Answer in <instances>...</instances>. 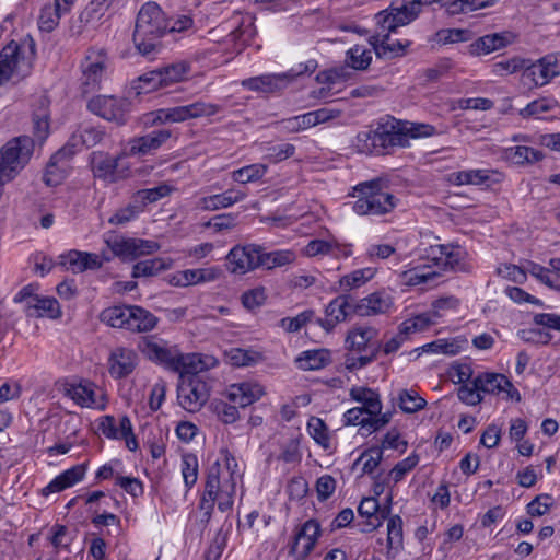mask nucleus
Here are the masks:
<instances>
[{
	"label": "nucleus",
	"instance_id": "40",
	"mask_svg": "<svg viewBox=\"0 0 560 560\" xmlns=\"http://www.w3.org/2000/svg\"><path fill=\"white\" fill-rule=\"evenodd\" d=\"M522 80L524 84H527L530 89L544 86L549 83L540 59L537 61L527 59V65L525 66L524 72L522 73Z\"/></svg>",
	"mask_w": 560,
	"mask_h": 560
},
{
	"label": "nucleus",
	"instance_id": "39",
	"mask_svg": "<svg viewBox=\"0 0 560 560\" xmlns=\"http://www.w3.org/2000/svg\"><path fill=\"white\" fill-rule=\"evenodd\" d=\"M503 384H508V377L499 373H482L476 376L472 381V385L486 394L501 393Z\"/></svg>",
	"mask_w": 560,
	"mask_h": 560
},
{
	"label": "nucleus",
	"instance_id": "11",
	"mask_svg": "<svg viewBox=\"0 0 560 560\" xmlns=\"http://www.w3.org/2000/svg\"><path fill=\"white\" fill-rule=\"evenodd\" d=\"M231 273L245 275L260 267V246L254 244L236 245L225 257Z\"/></svg>",
	"mask_w": 560,
	"mask_h": 560
},
{
	"label": "nucleus",
	"instance_id": "27",
	"mask_svg": "<svg viewBox=\"0 0 560 560\" xmlns=\"http://www.w3.org/2000/svg\"><path fill=\"white\" fill-rule=\"evenodd\" d=\"M242 86L254 92L275 93L285 89L288 80L282 73L262 74L243 80Z\"/></svg>",
	"mask_w": 560,
	"mask_h": 560
},
{
	"label": "nucleus",
	"instance_id": "47",
	"mask_svg": "<svg viewBox=\"0 0 560 560\" xmlns=\"http://www.w3.org/2000/svg\"><path fill=\"white\" fill-rule=\"evenodd\" d=\"M372 61V51L364 46L355 45L346 54V63L354 70H365Z\"/></svg>",
	"mask_w": 560,
	"mask_h": 560
},
{
	"label": "nucleus",
	"instance_id": "18",
	"mask_svg": "<svg viewBox=\"0 0 560 560\" xmlns=\"http://www.w3.org/2000/svg\"><path fill=\"white\" fill-rule=\"evenodd\" d=\"M74 2L75 0H54L52 3L44 4L37 16L38 28L52 32L59 25L61 15L69 13Z\"/></svg>",
	"mask_w": 560,
	"mask_h": 560
},
{
	"label": "nucleus",
	"instance_id": "24",
	"mask_svg": "<svg viewBox=\"0 0 560 560\" xmlns=\"http://www.w3.org/2000/svg\"><path fill=\"white\" fill-rule=\"evenodd\" d=\"M358 513L362 517H366L364 526L361 528L363 533H371L382 526L389 513V509L380 510V503L374 497L363 498L358 506Z\"/></svg>",
	"mask_w": 560,
	"mask_h": 560
},
{
	"label": "nucleus",
	"instance_id": "2",
	"mask_svg": "<svg viewBox=\"0 0 560 560\" xmlns=\"http://www.w3.org/2000/svg\"><path fill=\"white\" fill-rule=\"evenodd\" d=\"M168 30V19L155 2L144 3L138 12L133 43L142 56H150L160 46L161 37Z\"/></svg>",
	"mask_w": 560,
	"mask_h": 560
},
{
	"label": "nucleus",
	"instance_id": "51",
	"mask_svg": "<svg viewBox=\"0 0 560 560\" xmlns=\"http://www.w3.org/2000/svg\"><path fill=\"white\" fill-rule=\"evenodd\" d=\"M314 319L316 320L315 312L308 308L301 312L295 317H283L278 325L287 332H298Z\"/></svg>",
	"mask_w": 560,
	"mask_h": 560
},
{
	"label": "nucleus",
	"instance_id": "60",
	"mask_svg": "<svg viewBox=\"0 0 560 560\" xmlns=\"http://www.w3.org/2000/svg\"><path fill=\"white\" fill-rule=\"evenodd\" d=\"M375 275V269L373 268H363L357 269L349 275L343 276L339 283L340 287L347 289H354L363 285L369 280H371Z\"/></svg>",
	"mask_w": 560,
	"mask_h": 560
},
{
	"label": "nucleus",
	"instance_id": "30",
	"mask_svg": "<svg viewBox=\"0 0 560 560\" xmlns=\"http://www.w3.org/2000/svg\"><path fill=\"white\" fill-rule=\"evenodd\" d=\"M85 470L86 466L84 464L75 465L65 470L42 489V495L48 497L51 493L72 487L83 479Z\"/></svg>",
	"mask_w": 560,
	"mask_h": 560
},
{
	"label": "nucleus",
	"instance_id": "37",
	"mask_svg": "<svg viewBox=\"0 0 560 560\" xmlns=\"http://www.w3.org/2000/svg\"><path fill=\"white\" fill-rule=\"evenodd\" d=\"M163 88L186 80L190 73L191 66L187 61H177L156 69Z\"/></svg>",
	"mask_w": 560,
	"mask_h": 560
},
{
	"label": "nucleus",
	"instance_id": "43",
	"mask_svg": "<svg viewBox=\"0 0 560 560\" xmlns=\"http://www.w3.org/2000/svg\"><path fill=\"white\" fill-rule=\"evenodd\" d=\"M128 312H130V305H115L105 308L101 313V320L114 328L126 329L128 322Z\"/></svg>",
	"mask_w": 560,
	"mask_h": 560
},
{
	"label": "nucleus",
	"instance_id": "34",
	"mask_svg": "<svg viewBox=\"0 0 560 560\" xmlns=\"http://www.w3.org/2000/svg\"><path fill=\"white\" fill-rule=\"evenodd\" d=\"M350 397L362 404V409L371 417L382 416V401L380 395L369 387H352Z\"/></svg>",
	"mask_w": 560,
	"mask_h": 560
},
{
	"label": "nucleus",
	"instance_id": "48",
	"mask_svg": "<svg viewBox=\"0 0 560 560\" xmlns=\"http://www.w3.org/2000/svg\"><path fill=\"white\" fill-rule=\"evenodd\" d=\"M170 267V264L162 258L140 260L133 265L132 277H152Z\"/></svg>",
	"mask_w": 560,
	"mask_h": 560
},
{
	"label": "nucleus",
	"instance_id": "33",
	"mask_svg": "<svg viewBox=\"0 0 560 560\" xmlns=\"http://www.w3.org/2000/svg\"><path fill=\"white\" fill-rule=\"evenodd\" d=\"M246 197V192L240 189H228L222 194H217L200 199V207L203 210L214 211L221 208H228L236 202L242 201Z\"/></svg>",
	"mask_w": 560,
	"mask_h": 560
},
{
	"label": "nucleus",
	"instance_id": "28",
	"mask_svg": "<svg viewBox=\"0 0 560 560\" xmlns=\"http://www.w3.org/2000/svg\"><path fill=\"white\" fill-rule=\"evenodd\" d=\"M221 270L218 267L186 269L173 276L172 283L178 287H187L219 279Z\"/></svg>",
	"mask_w": 560,
	"mask_h": 560
},
{
	"label": "nucleus",
	"instance_id": "62",
	"mask_svg": "<svg viewBox=\"0 0 560 560\" xmlns=\"http://www.w3.org/2000/svg\"><path fill=\"white\" fill-rule=\"evenodd\" d=\"M285 132H299L312 127L311 117L307 113L275 122Z\"/></svg>",
	"mask_w": 560,
	"mask_h": 560
},
{
	"label": "nucleus",
	"instance_id": "61",
	"mask_svg": "<svg viewBox=\"0 0 560 560\" xmlns=\"http://www.w3.org/2000/svg\"><path fill=\"white\" fill-rule=\"evenodd\" d=\"M402 541V520L399 515L390 516L387 523V548H401Z\"/></svg>",
	"mask_w": 560,
	"mask_h": 560
},
{
	"label": "nucleus",
	"instance_id": "50",
	"mask_svg": "<svg viewBox=\"0 0 560 560\" xmlns=\"http://www.w3.org/2000/svg\"><path fill=\"white\" fill-rule=\"evenodd\" d=\"M435 323L436 322L432 318V314L421 313L411 318L404 320L399 325L398 330H400V332L407 337L410 334H413L417 331H423Z\"/></svg>",
	"mask_w": 560,
	"mask_h": 560
},
{
	"label": "nucleus",
	"instance_id": "52",
	"mask_svg": "<svg viewBox=\"0 0 560 560\" xmlns=\"http://www.w3.org/2000/svg\"><path fill=\"white\" fill-rule=\"evenodd\" d=\"M471 37V31L464 28H443L434 34V40L441 45L468 42Z\"/></svg>",
	"mask_w": 560,
	"mask_h": 560
},
{
	"label": "nucleus",
	"instance_id": "38",
	"mask_svg": "<svg viewBox=\"0 0 560 560\" xmlns=\"http://www.w3.org/2000/svg\"><path fill=\"white\" fill-rule=\"evenodd\" d=\"M163 89L160 74L156 69L148 71L137 79L132 80L129 88V94L140 96Z\"/></svg>",
	"mask_w": 560,
	"mask_h": 560
},
{
	"label": "nucleus",
	"instance_id": "21",
	"mask_svg": "<svg viewBox=\"0 0 560 560\" xmlns=\"http://www.w3.org/2000/svg\"><path fill=\"white\" fill-rule=\"evenodd\" d=\"M127 155L121 153L115 158L104 152H93L91 159L92 171L95 177L114 183L121 176L118 174L119 161Z\"/></svg>",
	"mask_w": 560,
	"mask_h": 560
},
{
	"label": "nucleus",
	"instance_id": "3",
	"mask_svg": "<svg viewBox=\"0 0 560 560\" xmlns=\"http://www.w3.org/2000/svg\"><path fill=\"white\" fill-rule=\"evenodd\" d=\"M357 200L352 210L358 215H384L390 213L398 203L382 178L363 182L354 187Z\"/></svg>",
	"mask_w": 560,
	"mask_h": 560
},
{
	"label": "nucleus",
	"instance_id": "42",
	"mask_svg": "<svg viewBox=\"0 0 560 560\" xmlns=\"http://www.w3.org/2000/svg\"><path fill=\"white\" fill-rule=\"evenodd\" d=\"M383 459V450L380 447H371L364 451L358 459L353 463V468L362 463V475H370L376 479L378 476H374L376 468L380 466Z\"/></svg>",
	"mask_w": 560,
	"mask_h": 560
},
{
	"label": "nucleus",
	"instance_id": "64",
	"mask_svg": "<svg viewBox=\"0 0 560 560\" xmlns=\"http://www.w3.org/2000/svg\"><path fill=\"white\" fill-rule=\"evenodd\" d=\"M557 106V103L549 98H539L529 103L525 108L521 110V115L524 118L536 116L539 117L541 114L551 112Z\"/></svg>",
	"mask_w": 560,
	"mask_h": 560
},
{
	"label": "nucleus",
	"instance_id": "32",
	"mask_svg": "<svg viewBox=\"0 0 560 560\" xmlns=\"http://www.w3.org/2000/svg\"><path fill=\"white\" fill-rule=\"evenodd\" d=\"M128 316L126 329L131 332H149L153 330L159 323V318L154 314L137 305H130Z\"/></svg>",
	"mask_w": 560,
	"mask_h": 560
},
{
	"label": "nucleus",
	"instance_id": "26",
	"mask_svg": "<svg viewBox=\"0 0 560 560\" xmlns=\"http://www.w3.org/2000/svg\"><path fill=\"white\" fill-rule=\"evenodd\" d=\"M112 250L117 256H122L125 258H136L143 254H151L159 249L158 243L153 241H144V240H116L113 243L108 242Z\"/></svg>",
	"mask_w": 560,
	"mask_h": 560
},
{
	"label": "nucleus",
	"instance_id": "17",
	"mask_svg": "<svg viewBox=\"0 0 560 560\" xmlns=\"http://www.w3.org/2000/svg\"><path fill=\"white\" fill-rule=\"evenodd\" d=\"M138 355L129 348L117 347L112 350L108 358V372L115 378H125L137 366Z\"/></svg>",
	"mask_w": 560,
	"mask_h": 560
},
{
	"label": "nucleus",
	"instance_id": "54",
	"mask_svg": "<svg viewBox=\"0 0 560 560\" xmlns=\"http://www.w3.org/2000/svg\"><path fill=\"white\" fill-rule=\"evenodd\" d=\"M527 65V59L514 56L510 59L498 61L492 65V72L497 75H509L516 72H524L525 66Z\"/></svg>",
	"mask_w": 560,
	"mask_h": 560
},
{
	"label": "nucleus",
	"instance_id": "14",
	"mask_svg": "<svg viewBox=\"0 0 560 560\" xmlns=\"http://www.w3.org/2000/svg\"><path fill=\"white\" fill-rule=\"evenodd\" d=\"M20 51V46L14 42L9 43L0 51V86L9 82L14 74L30 73V68L23 69V58H21Z\"/></svg>",
	"mask_w": 560,
	"mask_h": 560
},
{
	"label": "nucleus",
	"instance_id": "25",
	"mask_svg": "<svg viewBox=\"0 0 560 560\" xmlns=\"http://www.w3.org/2000/svg\"><path fill=\"white\" fill-rule=\"evenodd\" d=\"M390 33L389 31L380 28L376 35L371 37V45L378 58L392 59L401 57L406 54V48L410 45L409 40L405 44L400 40L390 43Z\"/></svg>",
	"mask_w": 560,
	"mask_h": 560
},
{
	"label": "nucleus",
	"instance_id": "63",
	"mask_svg": "<svg viewBox=\"0 0 560 560\" xmlns=\"http://www.w3.org/2000/svg\"><path fill=\"white\" fill-rule=\"evenodd\" d=\"M511 151H513L512 159L516 164H532L542 160L544 158V153L541 151L532 147L517 145L514 149H511Z\"/></svg>",
	"mask_w": 560,
	"mask_h": 560
},
{
	"label": "nucleus",
	"instance_id": "46",
	"mask_svg": "<svg viewBox=\"0 0 560 560\" xmlns=\"http://www.w3.org/2000/svg\"><path fill=\"white\" fill-rule=\"evenodd\" d=\"M490 179L487 170H468L451 174L450 180L455 185H482Z\"/></svg>",
	"mask_w": 560,
	"mask_h": 560
},
{
	"label": "nucleus",
	"instance_id": "22",
	"mask_svg": "<svg viewBox=\"0 0 560 560\" xmlns=\"http://www.w3.org/2000/svg\"><path fill=\"white\" fill-rule=\"evenodd\" d=\"M393 305L392 296L385 291H376L355 302L358 316H373L386 313Z\"/></svg>",
	"mask_w": 560,
	"mask_h": 560
},
{
	"label": "nucleus",
	"instance_id": "49",
	"mask_svg": "<svg viewBox=\"0 0 560 560\" xmlns=\"http://www.w3.org/2000/svg\"><path fill=\"white\" fill-rule=\"evenodd\" d=\"M267 170L268 167L266 164H250L233 171L232 178L240 184L257 182L264 177V175L267 173Z\"/></svg>",
	"mask_w": 560,
	"mask_h": 560
},
{
	"label": "nucleus",
	"instance_id": "56",
	"mask_svg": "<svg viewBox=\"0 0 560 560\" xmlns=\"http://www.w3.org/2000/svg\"><path fill=\"white\" fill-rule=\"evenodd\" d=\"M307 429L314 441L325 450L330 447V436L326 423L316 417H312L307 423Z\"/></svg>",
	"mask_w": 560,
	"mask_h": 560
},
{
	"label": "nucleus",
	"instance_id": "31",
	"mask_svg": "<svg viewBox=\"0 0 560 560\" xmlns=\"http://www.w3.org/2000/svg\"><path fill=\"white\" fill-rule=\"evenodd\" d=\"M264 395L259 384L241 383L231 385L228 398L238 407H247Z\"/></svg>",
	"mask_w": 560,
	"mask_h": 560
},
{
	"label": "nucleus",
	"instance_id": "15",
	"mask_svg": "<svg viewBox=\"0 0 560 560\" xmlns=\"http://www.w3.org/2000/svg\"><path fill=\"white\" fill-rule=\"evenodd\" d=\"M172 137V130L159 129L148 135L136 137L128 142L127 155H145L159 150Z\"/></svg>",
	"mask_w": 560,
	"mask_h": 560
},
{
	"label": "nucleus",
	"instance_id": "5",
	"mask_svg": "<svg viewBox=\"0 0 560 560\" xmlns=\"http://www.w3.org/2000/svg\"><path fill=\"white\" fill-rule=\"evenodd\" d=\"M35 141L28 136H19L0 149V186L11 182L30 162Z\"/></svg>",
	"mask_w": 560,
	"mask_h": 560
},
{
	"label": "nucleus",
	"instance_id": "9",
	"mask_svg": "<svg viewBox=\"0 0 560 560\" xmlns=\"http://www.w3.org/2000/svg\"><path fill=\"white\" fill-rule=\"evenodd\" d=\"M107 62V51L104 48L91 47L81 62V91L89 94L101 86Z\"/></svg>",
	"mask_w": 560,
	"mask_h": 560
},
{
	"label": "nucleus",
	"instance_id": "7",
	"mask_svg": "<svg viewBox=\"0 0 560 560\" xmlns=\"http://www.w3.org/2000/svg\"><path fill=\"white\" fill-rule=\"evenodd\" d=\"M195 362L191 372L179 374L177 386V399L179 405L189 412L198 411L208 400L210 388L208 384L197 374Z\"/></svg>",
	"mask_w": 560,
	"mask_h": 560
},
{
	"label": "nucleus",
	"instance_id": "1",
	"mask_svg": "<svg viewBox=\"0 0 560 560\" xmlns=\"http://www.w3.org/2000/svg\"><path fill=\"white\" fill-rule=\"evenodd\" d=\"M406 125L393 116H385L370 126L369 130L360 131L353 147L357 152L365 155L390 154L395 148L407 147Z\"/></svg>",
	"mask_w": 560,
	"mask_h": 560
},
{
	"label": "nucleus",
	"instance_id": "12",
	"mask_svg": "<svg viewBox=\"0 0 560 560\" xmlns=\"http://www.w3.org/2000/svg\"><path fill=\"white\" fill-rule=\"evenodd\" d=\"M355 302L350 294L338 295L326 306V318H316V324L327 332L332 331L337 324L346 322L352 315H355Z\"/></svg>",
	"mask_w": 560,
	"mask_h": 560
},
{
	"label": "nucleus",
	"instance_id": "19",
	"mask_svg": "<svg viewBox=\"0 0 560 560\" xmlns=\"http://www.w3.org/2000/svg\"><path fill=\"white\" fill-rule=\"evenodd\" d=\"M61 265L67 266L74 273L86 270H97L103 266L102 258L94 253L71 249L60 256Z\"/></svg>",
	"mask_w": 560,
	"mask_h": 560
},
{
	"label": "nucleus",
	"instance_id": "23",
	"mask_svg": "<svg viewBox=\"0 0 560 560\" xmlns=\"http://www.w3.org/2000/svg\"><path fill=\"white\" fill-rule=\"evenodd\" d=\"M68 167L69 153L65 148H62L50 156L43 175V182L48 187L60 185L67 177Z\"/></svg>",
	"mask_w": 560,
	"mask_h": 560
},
{
	"label": "nucleus",
	"instance_id": "4",
	"mask_svg": "<svg viewBox=\"0 0 560 560\" xmlns=\"http://www.w3.org/2000/svg\"><path fill=\"white\" fill-rule=\"evenodd\" d=\"M235 491L234 471L230 472V478L222 479L221 465L218 460L214 462L207 471L201 509L212 510L214 502L218 501V508L221 512L230 511L234 503Z\"/></svg>",
	"mask_w": 560,
	"mask_h": 560
},
{
	"label": "nucleus",
	"instance_id": "8",
	"mask_svg": "<svg viewBox=\"0 0 560 560\" xmlns=\"http://www.w3.org/2000/svg\"><path fill=\"white\" fill-rule=\"evenodd\" d=\"M88 109L117 126H124L128 121L131 103L125 97L96 95L89 101Z\"/></svg>",
	"mask_w": 560,
	"mask_h": 560
},
{
	"label": "nucleus",
	"instance_id": "55",
	"mask_svg": "<svg viewBox=\"0 0 560 560\" xmlns=\"http://www.w3.org/2000/svg\"><path fill=\"white\" fill-rule=\"evenodd\" d=\"M301 458L300 440L298 438H290L281 443L280 453L277 456L278 460L287 464H299Z\"/></svg>",
	"mask_w": 560,
	"mask_h": 560
},
{
	"label": "nucleus",
	"instance_id": "13",
	"mask_svg": "<svg viewBox=\"0 0 560 560\" xmlns=\"http://www.w3.org/2000/svg\"><path fill=\"white\" fill-rule=\"evenodd\" d=\"M170 122H184L190 119L214 116L222 110L219 104L196 101L194 103L167 108Z\"/></svg>",
	"mask_w": 560,
	"mask_h": 560
},
{
	"label": "nucleus",
	"instance_id": "53",
	"mask_svg": "<svg viewBox=\"0 0 560 560\" xmlns=\"http://www.w3.org/2000/svg\"><path fill=\"white\" fill-rule=\"evenodd\" d=\"M209 408L223 423H234L240 415L236 405H230L221 399H214L210 402Z\"/></svg>",
	"mask_w": 560,
	"mask_h": 560
},
{
	"label": "nucleus",
	"instance_id": "41",
	"mask_svg": "<svg viewBox=\"0 0 560 560\" xmlns=\"http://www.w3.org/2000/svg\"><path fill=\"white\" fill-rule=\"evenodd\" d=\"M101 18L102 16L98 12L88 4L77 18H72L70 20V35L75 37L81 36L89 25H94L101 20Z\"/></svg>",
	"mask_w": 560,
	"mask_h": 560
},
{
	"label": "nucleus",
	"instance_id": "59",
	"mask_svg": "<svg viewBox=\"0 0 560 560\" xmlns=\"http://www.w3.org/2000/svg\"><path fill=\"white\" fill-rule=\"evenodd\" d=\"M398 404L404 412L413 413L423 409L427 405V401L416 392L402 389L398 396Z\"/></svg>",
	"mask_w": 560,
	"mask_h": 560
},
{
	"label": "nucleus",
	"instance_id": "36",
	"mask_svg": "<svg viewBox=\"0 0 560 560\" xmlns=\"http://www.w3.org/2000/svg\"><path fill=\"white\" fill-rule=\"evenodd\" d=\"M295 362L304 371L319 370L331 362V354L327 349L307 350L302 352Z\"/></svg>",
	"mask_w": 560,
	"mask_h": 560
},
{
	"label": "nucleus",
	"instance_id": "16",
	"mask_svg": "<svg viewBox=\"0 0 560 560\" xmlns=\"http://www.w3.org/2000/svg\"><path fill=\"white\" fill-rule=\"evenodd\" d=\"M392 416L393 413L387 411L382 416L371 417L361 407H354L345 412L343 422L346 425H361L368 434H371L387 425L392 420Z\"/></svg>",
	"mask_w": 560,
	"mask_h": 560
},
{
	"label": "nucleus",
	"instance_id": "35",
	"mask_svg": "<svg viewBox=\"0 0 560 560\" xmlns=\"http://www.w3.org/2000/svg\"><path fill=\"white\" fill-rule=\"evenodd\" d=\"M376 21L378 28L395 32L397 27L411 23L413 19L407 14V11L402 10L401 4L400 7L392 8L390 12L382 11L377 13Z\"/></svg>",
	"mask_w": 560,
	"mask_h": 560
},
{
	"label": "nucleus",
	"instance_id": "6",
	"mask_svg": "<svg viewBox=\"0 0 560 560\" xmlns=\"http://www.w3.org/2000/svg\"><path fill=\"white\" fill-rule=\"evenodd\" d=\"M140 348L150 361L179 374L191 372L196 361L195 354H184L177 346H170L165 341L144 340Z\"/></svg>",
	"mask_w": 560,
	"mask_h": 560
},
{
	"label": "nucleus",
	"instance_id": "45",
	"mask_svg": "<svg viewBox=\"0 0 560 560\" xmlns=\"http://www.w3.org/2000/svg\"><path fill=\"white\" fill-rule=\"evenodd\" d=\"M50 101L43 95L37 104V141H45L50 133V114L48 110Z\"/></svg>",
	"mask_w": 560,
	"mask_h": 560
},
{
	"label": "nucleus",
	"instance_id": "44",
	"mask_svg": "<svg viewBox=\"0 0 560 560\" xmlns=\"http://www.w3.org/2000/svg\"><path fill=\"white\" fill-rule=\"evenodd\" d=\"M295 260L292 250H275L267 253L260 247V267L272 269L289 265Z\"/></svg>",
	"mask_w": 560,
	"mask_h": 560
},
{
	"label": "nucleus",
	"instance_id": "29",
	"mask_svg": "<svg viewBox=\"0 0 560 560\" xmlns=\"http://www.w3.org/2000/svg\"><path fill=\"white\" fill-rule=\"evenodd\" d=\"M377 335L378 330L372 326H355L348 331L346 343L351 351H371L377 345L372 342Z\"/></svg>",
	"mask_w": 560,
	"mask_h": 560
},
{
	"label": "nucleus",
	"instance_id": "58",
	"mask_svg": "<svg viewBox=\"0 0 560 560\" xmlns=\"http://www.w3.org/2000/svg\"><path fill=\"white\" fill-rule=\"evenodd\" d=\"M171 187L166 184L159 185L153 188L138 190L135 195V202H140L141 208L148 203L155 202L171 192Z\"/></svg>",
	"mask_w": 560,
	"mask_h": 560
},
{
	"label": "nucleus",
	"instance_id": "57",
	"mask_svg": "<svg viewBox=\"0 0 560 560\" xmlns=\"http://www.w3.org/2000/svg\"><path fill=\"white\" fill-rule=\"evenodd\" d=\"M198 466V458L195 454L186 453L182 456V475L188 489L197 482Z\"/></svg>",
	"mask_w": 560,
	"mask_h": 560
},
{
	"label": "nucleus",
	"instance_id": "20",
	"mask_svg": "<svg viewBox=\"0 0 560 560\" xmlns=\"http://www.w3.org/2000/svg\"><path fill=\"white\" fill-rule=\"evenodd\" d=\"M514 39L515 36L511 32L487 34L469 45V52L472 56L488 55L508 47Z\"/></svg>",
	"mask_w": 560,
	"mask_h": 560
},
{
	"label": "nucleus",
	"instance_id": "10",
	"mask_svg": "<svg viewBox=\"0 0 560 560\" xmlns=\"http://www.w3.org/2000/svg\"><path fill=\"white\" fill-rule=\"evenodd\" d=\"M320 535L319 523L314 518L307 520L295 528L294 535L288 544L289 555L293 560H306L314 550Z\"/></svg>",
	"mask_w": 560,
	"mask_h": 560
}]
</instances>
